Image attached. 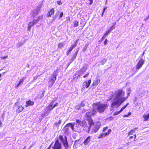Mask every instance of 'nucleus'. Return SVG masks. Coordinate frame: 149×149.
I'll return each instance as SVG.
<instances>
[{"instance_id":"1","label":"nucleus","mask_w":149,"mask_h":149,"mask_svg":"<svg viewBox=\"0 0 149 149\" xmlns=\"http://www.w3.org/2000/svg\"><path fill=\"white\" fill-rule=\"evenodd\" d=\"M127 96L125 97H124L125 92L122 90L119 89L116 91L111 96V98L109 99L108 100H109L113 98V101L111 104V107L112 110L115 107H118L123 103L125 100L130 95V94L131 92V90L130 88L127 89Z\"/></svg>"},{"instance_id":"2","label":"nucleus","mask_w":149,"mask_h":149,"mask_svg":"<svg viewBox=\"0 0 149 149\" xmlns=\"http://www.w3.org/2000/svg\"><path fill=\"white\" fill-rule=\"evenodd\" d=\"M108 104L107 103H102L100 102H97L94 104V108L96 109L98 112L100 113L104 112L105 110L108 107Z\"/></svg>"},{"instance_id":"3","label":"nucleus","mask_w":149,"mask_h":149,"mask_svg":"<svg viewBox=\"0 0 149 149\" xmlns=\"http://www.w3.org/2000/svg\"><path fill=\"white\" fill-rule=\"evenodd\" d=\"M58 69H57L54 71V74L52 75V77L49 81V87L50 88L52 86L53 84L54 83L56 79V77L58 73Z\"/></svg>"},{"instance_id":"4","label":"nucleus","mask_w":149,"mask_h":149,"mask_svg":"<svg viewBox=\"0 0 149 149\" xmlns=\"http://www.w3.org/2000/svg\"><path fill=\"white\" fill-rule=\"evenodd\" d=\"M52 148V149H61V144L59 141L58 138L56 139L55 143Z\"/></svg>"},{"instance_id":"5","label":"nucleus","mask_w":149,"mask_h":149,"mask_svg":"<svg viewBox=\"0 0 149 149\" xmlns=\"http://www.w3.org/2000/svg\"><path fill=\"white\" fill-rule=\"evenodd\" d=\"M145 60L141 58L140 59L139 61L137 63V64L136 65V69L137 70L139 69L142 66L145 62Z\"/></svg>"},{"instance_id":"6","label":"nucleus","mask_w":149,"mask_h":149,"mask_svg":"<svg viewBox=\"0 0 149 149\" xmlns=\"http://www.w3.org/2000/svg\"><path fill=\"white\" fill-rule=\"evenodd\" d=\"M36 23H37L36 21H35V19H33L32 21L30 22L28 24L27 27L28 30L30 31L31 27L33 26Z\"/></svg>"},{"instance_id":"7","label":"nucleus","mask_w":149,"mask_h":149,"mask_svg":"<svg viewBox=\"0 0 149 149\" xmlns=\"http://www.w3.org/2000/svg\"><path fill=\"white\" fill-rule=\"evenodd\" d=\"M91 82V79L89 80L88 81H86L83 83L82 84V89H84L85 87L88 88Z\"/></svg>"},{"instance_id":"8","label":"nucleus","mask_w":149,"mask_h":149,"mask_svg":"<svg viewBox=\"0 0 149 149\" xmlns=\"http://www.w3.org/2000/svg\"><path fill=\"white\" fill-rule=\"evenodd\" d=\"M78 40H77L75 42L74 45H72L70 47L69 50L67 52V55H68L69 54H70L72 51V50L75 47L77 46V42Z\"/></svg>"},{"instance_id":"9","label":"nucleus","mask_w":149,"mask_h":149,"mask_svg":"<svg viewBox=\"0 0 149 149\" xmlns=\"http://www.w3.org/2000/svg\"><path fill=\"white\" fill-rule=\"evenodd\" d=\"M77 123L83 127H86L87 123L85 121H81L79 120H76Z\"/></svg>"},{"instance_id":"10","label":"nucleus","mask_w":149,"mask_h":149,"mask_svg":"<svg viewBox=\"0 0 149 149\" xmlns=\"http://www.w3.org/2000/svg\"><path fill=\"white\" fill-rule=\"evenodd\" d=\"M54 8L51 9L48 12L47 15V17H51L52 15H54Z\"/></svg>"},{"instance_id":"11","label":"nucleus","mask_w":149,"mask_h":149,"mask_svg":"<svg viewBox=\"0 0 149 149\" xmlns=\"http://www.w3.org/2000/svg\"><path fill=\"white\" fill-rule=\"evenodd\" d=\"M55 102V100H52L51 103L47 106V109L48 111H50L54 109L52 105L53 103Z\"/></svg>"},{"instance_id":"12","label":"nucleus","mask_w":149,"mask_h":149,"mask_svg":"<svg viewBox=\"0 0 149 149\" xmlns=\"http://www.w3.org/2000/svg\"><path fill=\"white\" fill-rule=\"evenodd\" d=\"M34 104V102L33 101L29 100L26 102V104L25 105V107H27L29 106L33 105Z\"/></svg>"},{"instance_id":"13","label":"nucleus","mask_w":149,"mask_h":149,"mask_svg":"<svg viewBox=\"0 0 149 149\" xmlns=\"http://www.w3.org/2000/svg\"><path fill=\"white\" fill-rule=\"evenodd\" d=\"M88 121V124L90 125L89 127L88 128V133H89L90 130V128L91 125H93L94 124V122L92 119L91 118L87 120Z\"/></svg>"},{"instance_id":"14","label":"nucleus","mask_w":149,"mask_h":149,"mask_svg":"<svg viewBox=\"0 0 149 149\" xmlns=\"http://www.w3.org/2000/svg\"><path fill=\"white\" fill-rule=\"evenodd\" d=\"M26 78V77H23L20 79L19 81L18 84L15 86V87L16 88H17L21 84H22L23 83V81Z\"/></svg>"},{"instance_id":"15","label":"nucleus","mask_w":149,"mask_h":149,"mask_svg":"<svg viewBox=\"0 0 149 149\" xmlns=\"http://www.w3.org/2000/svg\"><path fill=\"white\" fill-rule=\"evenodd\" d=\"M24 109V107L20 105L17 106L16 111L18 113H19L22 111Z\"/></svg>"},{"instance_id":"16","label":"nucleus","mask_w":149,"mask_h":149,"mask_svg":"<svg viewBox=\"0 0 149 149\" xmlns=\"http://www.w3.org/2000/svg\"><path fill=\"white\" fill-rule=\"evenodd\" d=\"M91 140V138L90 136H88L85 140L84 142V143L85 145H87Z\"/></svg>"},{"instance_id":"17","label":"nucleus","mask_w":149,"mask_h":149,"mask_svg":"<svg viewBox=\"0 0 149 149\" xmlns=\"http://www.w3.org/2000/svg\"><path fill=\"white\" fill-rule=\"evenodd\" d=\"M100 82V80L97 78H96L92 84L93 86L97 85Z\"/></svg>"},{"instance_id":"18","label":"nucleus","mask_w":149,"mask_h":149,"mask_svg":"<svg viewBox=\"0 0 149 149\" xmlns=\"http://www.w3.org/2000/svg\"><path fill=\"white\" fill-rule=\"evenodd\" d=\"M96 109H95V108H94V104L93 105V110L91 111V113L92 115H94L96 114L97 113V110H96Z\"/></svg>"},{"instance_id":"19","label":"nucleus","mask_w":149,"mask_h":149,"mask_svg":"<svg viewBox=\"0 0 149 149\" xmlns=\"http://www.w3.org/2000/svg\"><path fill=\"white\" fill-rule=\"evenodd\" d=\"M74 124H72L71 123H69L66 125V127H70V128L72 130H74Z\"/></svg>"},{"instance_id":"20","label":"nucleus","mask_w":149,"mask_h":149,"mask_svg":"<svg viewBox=\"0 0 149 149\" xmlns=\"http://www.w3.org/2000/svg\"><path fill=\"white\" fill-rule=\"evenodd\" d=\"M110 33V31H107L101 39V41H102Z\"/></svg>"},{"instance_id":"21","label":"nucleus","mask_w":149,"mask_h":149,"mask_svg":"<svg viewBox=\"0 0 149 149\" xmlns=\"http://www.w3.org/2000/svg\"><path fill=\"white\" fill-rule=\"evenodd\" d=\"M91 113L89 112H88L86 113V116H85V118H86V119L88 120L91 118Z\"/></svg>"},{"instance_id":"22","label":"nucleus","mask_w":149,"mask_h":149,"mask_svg":"<svg viewBox=\"0 0 149 149\" xmlns=\"http://www.w3.org/2000/svg\"><path fill=\"white\" fill-rule=\"evenodd\" d=\"M100 128V127L99 126H97L95 127L92 130V132L93 133L96 132L99 130Z\"/></svg>"},{"instance_id":"23","label":"nucleus","mask_w":149,"mask_h":149,"mask_svg":"<svg viewBox=\"0 0 149 149\" xmlns=\"http://www.w3.org/2000/svg\"><path fill=\"white\" fill-rule=\"evenodd\" d=\"M78 53V52L77 51L75 52L72 57L71 62H72L73 61V60L76 57Z\"/></svg>"},{"instance_id":"24","label":"nucleus","mask_w":149,"mask_h":149,"mask_svg":"<svg viewBox=\"0 0 149 149\" xmlns=\"http://www.w3.org/2000/svg\"><path fill=\"white\" fill-rule=\"evenodd\" d=\"M143 118H144V121H146L149 119V113L148 115H144L143 116Z\"/></svg>"},{"instance_id":"25","label":"nucleus","mask_w":149,"mask_h":149,"mask_svg":"<svg viewBox=\"0 0 149 149\" xmlns=\"http://www.w3.org/2000/svg\"><path fill=\"white\" fill-rule=\"evenodd\" d=\"M107 135V133H102L99 136L98 138H101L103 137H105Z\"/></svg>"},{"instance_id":"26","label":"nucleus","mask_w":149,"mask_h":149,"mask_svg":"<svg viewBox=\"0 0 149 149\" xmlns=\"http://www.w3.org/2000/svg\"><path fill=\"white\" fill-rule=\"evenodd\" d=\"M43 18L42 16H39L38 17V18L37 19H35V21H36L37 23H38L39 21L41 19H42Z\"/></svg>"},{"instance_id":"27","label":"nucleus","mask_w":149,"mask_h":149,"mask_svg":"<svg viewBox=\"0 0 149 149\" xmlns=\"http://www.w3.org/2000/svg\"><path fill=\"white\" fill-rule=\"evenodd\" d=\"M129 103H127L125 105L124 107H122L120 110V112H122L125 109V108L128 105Z\"/></svg>"},{"instance_id":"28","label":"nucleus","mask_w":149,"mask_h":149,"mask_svg":"<svg viewBox=\"0 0 149 149\" xmlns=\"http://www.w3.org/2000/svg\"><path fill=\"white\" fill-rule=\"evenodd\" d=\"M64 46V44L63 43H60L58 45V47L59 48H62Z\"/></svg>"},{"instance_id":"29","label":"nucleus","mask_w":149,"mask_h":149,"mask_svg":"<svg viewBox=\"0 0 149 149\" xmlns=\"http://www.w3.org/2000/svg\"><path fill=\"white\" fill-rule=\"evenodd\" d=\"M59 138L60 140L63 143L64 142L63 136L61 135H60L59 136Z\"/></svg>"},{"instance_id":"30","label":"nucleus","mask_w":149,"mask_h":149,"mask_svg":"<svg viewBox=\"0 0 149 149\" xmlns=\"http://www.w3.org/2000/svg\"><path fill=\"white\" fill-rule=\"evenodd\" d=\"M74 27H77L79 25V23L78 22L75 21L74 22Z\"/></svg>"},{"instance_id":"31","label":"nucleus","mask_w":149,"mask_h":149,"mask_svg":"<svg viewBox=\"0 0 149 149\" xmlns=\"http://www.w3.org/2000/svg\"><path fill=\"white\" fill-rule=\"evenodd\" d=\"M115 23L114 24V25H112L111 26L110 29H108V30H107V31H110V33L111 31H112V30H113V29H114V28H115L114 26H115Z\"/></svg>"},{"instance_id":"32","label":"nucleus","mask_w":149,"mask_h":149,"mask_svg":"<svg viewBox=\"0 0 149 149\" xmlns=\"http://www.w3.org/2000/svg\"><path fill=\"white\" fill-rule=\"evenodd\" d=\"M107 59H104L101 61L100 63L102 65H104L105 63L107 61Z\"/></svg>"},{"instance_id":"33","label":"nucleus","mask_w":149,"mask_h":149,"mask_svg":"<svg viewBox=\"0 0 149 149\" xmlns=\"http://www.w3.org/2000/svg\"><path fill=\"white\" fill-rule=\"evenodd\" d=\"M87 69V68L85 66H83V67L82 68V70L83 71H84V72L86 71V70Z\"/></svg>"},{"instance_id":"34","label":"nucleus","mask_w":149,"mask_h":149,"mask_svg":"<svg viewBox=\"0 0 149 149\" xmlns=\"http://www.w3.org/2000/svg\"><path fill=\"white\" fill-rule=\"evenodd\" d=\"M121 112H120V111H116L114 113V114H113V115H114V116H116V115H117L118 114H119Z\"/></svg>"},{"instance_id":"35","label":"nucleus","mask_w":149,"mask_h":149,"mask_svg":"<svg viewBox=\"0 0 149 149\" xmlns=\"http://www.w3.org/2000/svg\"><path fill=\"white\" fill-rule=\"evenodd\" d=\"M57 4L59 5H61L62 4V3L61 1H57Z\"/></svg>"},{"instance_id":"36","label":"nucleus","mask_w":149,"mask_h":149,"mask_svg":"<svg viewBox=\"0 0 149 149\" xmlns=\"http://www.w3.org/2000/svg\"><path fill=\"white\" fill-rule=\"evenodd\" d=\"M137 99V97H134V100H133V101L134 102V103H135L136 102V101Z\"/></svg>"},{"instance_id":"37","label":"nucleus","mask_w":149,"mask_h":149,"mask_svg":"<svg viewBox=\"0 0 149 149\" xmlns=\"http://www.w3.org/2000/svg\"><path fill=\"white\" fill-rule=\"evenodd\" d=\"M81 106L83 107L84 106L85 104L84 103V101H82L81 103L80 104Z\"/></svg>"},{"instance_id":"38","label":"nucleus","mask_w":149,"mask_h":149,"mask_svg":"<svg viewBox=\"0 0 149 149\" xmlns=\"http://www.w3.org/2000/svg\"><path fill=\"white\" fill-rule=\"evenodd\" d=\"M111 132V129H109L108 130V132H107L106 133L107 134V135H108L109 134L110 132Z\"/></svg>"},{"instance_id":"39","label":"nucleus","mask_w":149,"mask_h":149,"mask_svg":"<svg viewBox=\"0 0 149 149\" xmlns=\"http://www.w3.org/2000/svg\"><path fill=\"white\" fill-rule=\"evenodd\" d=\"M107 128H108V127H104L103 128L102 132H104L105 131V130L107 129Z\"/></svg>"},{"instance_id":"40","label":"nucleus","mask_w":149,"mask_h":149,"mask_svg":"<svg viewBox=\"0 0 149 149\" xmlns=\"http://www.w3.org/2000/svg\"><path fill=\"white\" fill-rule=\"evenodd\" d=\"M107 42L108 40L107 39H106L104 42V45H106L107 44Z\"/></svg>"},{"instance_id":"41","label":"nucleus","mask_w":149,"mask_h":149,"mask_svg":"<svg viewBox=\"0 0 149 149\" xmlns=\"http://www.w3.org/2000/svg\"><path fill=\"white\" fill-rule=\"evenodd\" d=\"M87 46H86L85 47H84V49L83 50V52H85V51H86V50Z\"/></svg>"},{"instance_id":"42","label":"nucleus","mask_w":149,"mask_h":149,"mask_svg":"<svg viewBox=\"0 0 149 149\" xmlns=\"http://www.w3.org/2000/svg\"><path fill=\"white\" fill-rule=\"evenodd\" d=\"M107 8V7H105L103 9V11L102 12V16L103 15L104 13V11H105V10Z\"/></svg>"},{"instance_id":"43","label":"nucleus","mask_w":149,"mask_h":149,"mask_svg":"<svg viewBox=\"0 0 149 149\" xmlns=\"http://www.w3.org/2000/svg\"><path fill=\"white\" fill-rule=\"evenodd\" d=\"M66 149H67V147H68V145L67 142L66 138Z\"/></svg>"},{"instance_id":"44","label":"nucleus","mask_w":149,"mask_h":149,"mask_svg":"<svg viewBox=\"0 0 149 149\" xmlns=\"http://www.w3.org/2000/svg\"><path fill=\"white\" fill-rule=\"evenodd\" d=\"M8 56H5L4 57H1V58L2 59H5L6 58H7Z\"/></svg>"},{"instance_id":"45","label":"nucleus","mask_w":149,"mask_h":149,"mask_svg":"<svg viewBox=\"0 0 149 149\" xmlns=\"http://www.w3.org/2000/svg\"><path fill=\"white\" fill-rule=\"evenodd\" d=\"M80 105H78L76 106V108L77 109H80Z\"/></svg>"},{"instance_id":"46","label":"nucleus","mask_w":149,"mask_h":149,"mask_svg":"<svg viewBox=\"0 0 149 149\" xmlns=\"http://www.w3.org/2000/svg\"><path fill=\"white\" fill-rule=\"evenodd\" d=\"M63 15V13L62 12L61 13L60 15H59V17L61 18L62 17Z\"/></svg>"},{"instance_id":"47","label":"nucleus","mask_w":149,"mask_h":149,"mask_svg":"<svg viewBox=\"0 0 149 149\" xmlns=\"http://www.w3.org/2000/svg\"><path fill=\"white\" fill-rule=\"evenodd\" d=\"M58 106V103H56L53 106L54 108L56 107H57Z\"/></svg>"},{"instance_id":"48","label":"nucleus","mask_w":149,"mask_h":149,"mask_svg":"<svg viewBox=\"0 0 149 149\" xmlns=\"http://www.w3.org/2000/svg\"><path fill=\"white\" fill-rule=\"evenodd\" d=\"M53 142H52L51 144L47 148V149H50L51 146L52 145Z\"/></svg>"},{"instance_id":"49","label":"nucleus","mask_w":149,"mask_h":149,"mask_svg":"<svg viewBox=\"0 0 149 149\" xmlns=\"http://www.w3.org/2000/svg\"><path fill=\"white\" fill-rule=\"evenodd\" d=\"M88 75H89V73H88L87 74H86L84 76L83 78H85L86 77H87Z\"/></svg>"},{"instance_id":"50","label":"nucleus","mask_w":149,"mask_h":149,"mask_svg":"<svg viewBox=\"0 0 149 149\" xmlns=\"http://www.w3.org/2000/svg\"><path fill=\"white\" fill-rule=\"evenodd\" d=\"M132 133H133L131 131H130L128 133V136H129V135H130L132 134Z\"/></svg>"},{"instance_id":"51","label":"nucleus","mask_w":149,"mask_h":149,"mask_svg":"<svg viewBox=\"0 0 149 149\" xmlns=\"http://www.w3.org/2000/svg\"><path fill=\"white\" fill-rule=\"evenodd\" d=\"M42 96L40 98H42V97L44 96V91H43V92L42 93Z\"/></svg>"},{"instance_id":"52","label":"nucleus","mask_w":149,"mask_h":149,"mask_svg":"<svg viewBox=\"0 0 149 149\" xmlns=\"http://www.w3.org/2000/svg\"><path fill=\"white\" fill-rule=\"evenodd\" d=\"M131 131L132 132V133H133L135 132V129H133Z\"/></svg>"},{"instance_id":"53","label":"nucleus","mask_w":149,"mask_h":149,"mask_svg":"<svg viewBox=\"0 0 149 149\" xmlns=\"http://www.w3.org/2000/svg\"><path fill=\"white\" fill-rule=\"evenodd\" d=\"M89 1H90V4H91L93 3V0H89Z\"/></svg>"},{"instance_id":"54","label":"nucleus","mask_w":149,"mask_h":149,"mask_svg":"<svg viewBox=\"0 0 149 149\" xmlns=\"http://www.w3.org/2000/svg\"><path fill=\"white\" fill-rule=\"evenodd\" d=\"M129 116L128 114L127 115H124L123 116L124 117H128Z\"/></svg>"},{"instance_id":"55","label":"nucleus","mask_w":149,"mask_h":149,"mask_svg":"<svg viewBox=\"0 0 149 149\" xmlns=\"http://www.w3.org/2000/svg\"><path fill=\"white\" fill-rule=\"evenodd\" d=\"M35 14H34V13L32 15V17L33 18H34L35 17Z\"/></svg>"},{"instance_id":"56","label":"nucleus","mask_w":149,"mask_h":149,"mask_svg":"<svg viewBox=\"0 0 149 149\" xmlns=\"http://www.w3.org/2000/svg\"><path fill=\"white\" fill-rule=\"evenodd\" d=\"M145 53V51H144L143 53V54H142V56H143V55H144V54Z\"/></svg>"},{"instance_id":"57","label":"nucleus","mask_w":149,"mask_h":149,"mask_svg":"<svg viewBox=\"0 0 149 149\" xmlns=\"http://www.w3.org/2000/svg\"><path fill=\"white\" fill-rule=\"evenodd\" d=\"M26 146H24L23 148V149H25L26 148Z\"/></svg>"},{"instance_id":"58","label":"nucleus","mask_w":149,"mask_h":149,"mask_svg":"<svg viewBox=\"0 0 149 149\" xmlns=\"http://www.w3.org/2000/svg\"><path fill=\"white\" fill-rule=\"evenodd\" d=\"M127 114H128L129 115V116L131 114V113L130 112H129V113H128Z\"/></svg>"},{"instance_id":"59","label":"nucleus","mask_w":149,"mask_h":149,"mask_svg":"<svg viewBox=\"0 0 149 149\" xmlns=\"http://www.w3.org/2000/svg\"><path fill=\"white\" fill-rule=\"evenodd\" d=\"M67 19H68L69 21H70V18L69 17H67Z\"/></svg>"},{"instance_id":"60","label":"nucleus","mask_w":149,"mask_h":149,"mask_svg":"<svg viewBox=\"0 0 149 149\" xmlns=\"http://www.w3.org/2000/svg\"><path fill=\"white\" fill-rule=\"evenodd\" d=\"M133 136H130V139H131V138H133Z\"/></svg>"},{"instance_id":"61","label":"nucleus","mask_w":149,"mask_h":149,"mask_svg":"<svg viewBox=\"0 0 149 149\" xmlns=\"http://www.w3.org/2000/svg\"><path fill=\"white\" fill-rule=\"evenodd\" d=\"M134 129H135V130H137V129H138V128L137 127H136L135 128H134Z\"/></svg>"},{"instance_id":"62","label":"nucleus","mask_w":149,"mask_h":149,"mask_svg":"<svg viewBox=\"0 0 149 149\" xmlns=\"http://www.w3.org/2000/svg\"><path fill=\"white\" fill-rule=\"evenodd\" d=\"M1 75H2L0 73V78H1Z\"/></svg>"},{"instance_id":"63","label":"nucleus","mask_w":149,"mask_h":149,"mask_svg":"<svg viewBox=\"0 0 149 149\" xmlns=\"http://www.w3.org/2000/svg\"><path fill=\"white\" fill-rule=\"evenodd\" d=\"M134 135L135 136L134 139H135L136 138V135L135 134Z\"/></svg>"},{"instance_id":"64","label":"nucleus","mask_w":149,"mask_h":149,"mask_svg":"<svg viewBox=\"0 0 149 149\" xmlns=\"http://www.w3.org/2000/svg\"><path fill=\"white\" fill-rule=\"evenodd\" d=\"M149 18V15L148 16V17H147V19H148V18Z\"/></svg>"}]
</instances>
